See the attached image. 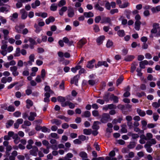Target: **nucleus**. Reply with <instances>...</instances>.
<instances>
[{
  "label": "nucleus",
  "instance_id": "obj_1",
  "mask_svg": "<svg viewBox=\"0 0 160 160\" xmlns=\"http://www.w3.org/2000/svg\"><path fill=\"white\" fill-rule=\"evenodd\" d=\"M110 118V116L109 113H103L102 115L100 121L102 123H106L109 121Z\"/></svg>",
  "mask_w": 160,
  "mask_h": 160
},
{
  "label": "nucleus",
  "instance_id": "obj_2",
  "mask_svg": "<svg viewBox=\"0 0 160 160\" xmlns=\"http://www.w3.org/2000/svg\"><path fill=\"white\" fill-rule=\"evenodd\" d=\"M29 60L27 62H24V64L25 65L27 66L28 64L30 65H32V62L34 61L35 59V55L34 54H31L29 57Z\"/></svg>",
  "mask_w": 160,
  "mask_h": 160
},
{
  "label": "nucleus",
  "instance_id": "obj_3",
  "mask_svg": "<svg viewBox=\"0 0 160 160\" xmlns=\"http://www.w3.org/2000/svg\"><path fill=\"white\" fill-rule=\"evenodd\" d=\"M38 151V149L37 147L36 146H33L32 149L29 151V153L30 155L34 156H36Z\"/></svg>",
  "mask_w": 160,
  "mask_h": 160
},
{
  "label": "nucleus",
  "instance_id": "obj_4",
  "mask_svg": "<svg viewBox=\"0 0 160 160\" xmlns=\"http://www.w3.org/2000/svg\"><path fill=\"white\" fill-rule=\"evenodd\" d=\"M61 104L62 107H65L67 106H68L70 108H73L75 107L74 104L68 101H66L64 103H61Z\"/></svg>",
  "mask_w": 160,
  "mask_h": 160
},
{
  "label": "nucleus",
  "instance_id": "obj_5",
  "mask_svg": "<svg viewBox=\"0 0 160 160\" xmlns=\"http://www.w3.org/2000/svg\"><path fill=\"white\" fill-rule=\"evenodd\" d=\"M20 13L21 15L22 19H25L28 16V12L24 9H22L20 11Z\"/></svg>",
  "mask_w": 160,
  "mask_h": 160
},
{
  "label": "nucleus",
  "instance_id": "obj_6",
  "mask_svg": "<svg viewBox=\"0 0 160 160\" xmlns=\"http://www.w3.org/2000/svg\"><path fill=\"white\" fill-rule=\"evenodd\" d=\"M95 61L94 59H92L90 61H88L86 65L87 67L90 69H92L94 67V63Z\"/></svg>",
  "mask_w": 160,
  "mask_h": 160
},
{
  "label": "nucleus",
  "instance_id": "obj_7",
  "mask_svg": "<svg viewBox=\"0 0 160 160\" xmlns=\"http://www.w3.org/2000/svg\"><path fill=\"white\" fill-rule=\"evenodd\" d=\"M86 43L87 40L85 38H82L78 42V47L79 48H81Z\"/></svg>",
  "mask_w": 160,
  "mask_h": 160
},
{
  "label": "nucleus",
  "instance_id": "obj_8",
  "mask_svg": "<svg viewBox=\"0 0 160 160\" xmlns=\"http://www.w3.org/2000/svg\"><path fill=\"white\" fill-rule=\"evenodd\" d=\"M102 65H104L106 67H108V64L105 61H99L97 64L95 65V67L96 68H97Z\"/></svg>",
  "mask_w": 160,
  "mask_h": 160
},
{
  "label": "nucleus",
  "instance_id": "obj_9",
  "mask_svg": "<svg viewBox=\"0 0 160 160\" xmlns=\"http://www.w3.org/2000/svg\"><path fill=\"white\" fill-rule=\"evenodd\" d=\"M10 6H8L7 7H2L0 8V12H1L6 13L9 11Z\"/></svg>",
  "mask_w": 160,
  "mask_h": 160
},
{
  "label": "nucleus",
  "instance_id": "obj_10",
  "mask_svg": "<svg viewBox=\"0 0 160 160\" xmlns=\"http://www.w3.org/2000/svg\"><path fill=\"white\" fill-rule=\"evenodd\" d=\"M148 62L146 60L141 61L139 62V66L141 69H144L145 68V65H148Z\"/></svg>",
  "mask_w": 160,
  "mask_h": 160
},
{
  "label": "nucleus",
  "instance_id": "obj_11",
  "mask_svg": "<svg viewBox=\"0 0 160 160\" xmlns=\"http://www.w3.org/2000/svg\"><path fill=\"white\" fill-rule=\"evenodd\" d=\"M37 116L36 113L31 112L30 113V116L28 118V119L31 121H33L35 119V117Z\"/></svg>",
  "mask_w": 160,
  "mask_h": 160
},
{
  "label": "nucleus",
  "instance_id": "obj_12",
  "mask_svg": "<svg viewBox=\"0 0 160 160\" xmlns=\"http://www.w3.org/2000/svg\"><path fill=\"white\" fill-rule=\"evenodd\" d=\"M149 143H146L144 145V147L146 148L147 152L149 153H151L152 151V149L151 147V146Z\"/></svg>",
  "mask_w": 160,
  "mask_h": 160
},
{
  "label": "nucleus",
  "instance_id": "obj_13",
  "mask_svg": "<svg viewBox=\"0 0 160 160\" xmlns=\"http://www.w3.org/2000/svg\"><path fill=\"white\" fill-rule=\"evenodd\" d=\"M100 124H101V123L99 121L94 122L93 125L92 126V128L93 129L98 130L99 128V127L98 125Z\"/></svg>",
  "mask_w": 160,
  "mask_h": 160
},
{
  "label": "nucleus",
  "instance_id": "obj_14",
  "mask_svg": "<svg viewBox=\"0 0 160 160\" xmlns=\"http://www.w3.org/2000/svg\"><path fill=\"white\" fill-rule=\"evenodd\" d=\"M101 1L99 0L98 1V3L95 4L94 6L95 9L96 10H98L100 11H102L103 10L104 8H103L101 7L99 5L98 3H100Z\"/></svg>",
  "mask_w": 160,
  "mask_h": 160
},
{
  "label": "nucleus",
  "instance_id": "obj_15",
  "mask_svg": "<svg viewBox=\"0 0 160 160\" xmlns=\"http://www.w3.org/2000/svg\"><path fill=\"white\" fill-rule=\"evenodd\" d=\"M40 4V2L39 0H37L31 4V6L32 8L35 9L37 7L39 6Z\"/></svg>",
  "mask_w": 160,
  "mask_h": 160
},
{
  "label": "nucleus",
  "instance_id": "obj_16",
  "mask_svg": "<svg viewBox=\"0 0 160 160\" xmlns=\"http://www.w3.org/2000/svg\"><path fill=\"white\" fill-rule=\"evenodd\" d=\"M134 58L135 57L133 55H127L125 57L124 60L126 62H130L132 61Z\"/></svg>",
  "mask_w": 160,
  "mask_h": 160
},
{
  "label": "nucleus",
  "instance_id": "obj_17",
  "mask_svg": "<svg viewBox=\"0 0 160 160\" xmlns=\"http://www.w3.org/2000/svg\"><path fill=\"white\" fill-rule=\"evenodd\" d=\"M79 77V75H77L74 76L73 79L71 81V83L72 84L74 82L75 83V84L76 85H77V83L78 82V79Z\"/></svg>",
  "mask_w": 160,
  "mask_h": 160
},
{
  "label": "nucleus",
  "instance_id": "obj_18",
  "mask_svg": "<svg viewBox=\"0 0 160 160\" xmlns=\"http://www.w3.org/2000/svg\"><path fill=\"white\" fill-rule=\"evenodd\" d=\"M141 24L140 21H136L134 24V28L137 31H139L140 29V26Z\"/></svg>",
  "mask_w": 160,
  "mask_h": 160
},
{
  "label": "nucleus",
  "instance_id": "obj_19",
  "mask_svg": "<svg viewBox=\"0 0 160 160\" xmlns=\"http://www.w3.org/2000/svg\"><path fill=\"white\" fill-rule=\"evenodd\" d=\"M74 12L72 8L68 9V17L72 18L73 17Z\"/></svg>",
  "mask_w": 160,
  "mask_h": 160
},
{
  "label": "nucleus",
  "instance_id": "obj_20",
  "mask_svg": "<svg viewBox=\"0 0 160 160\" xmlns=\"http://www.w3.org/2000/svg\"><path fill=\"white\" fill-rule=\"evenodd\" d=\"M105 39L104 36H101L98 37L97 39V42L98 44H101L102 42Z\"/></svg>",
  "mask_w": 160,
  "mask_h": 160
},
{
  "label": "nucleus",
  "instance_id": "obj_21",
  "mask_svg": "<svg viewBox=\"0 0 160 160\" xmlns=\"http://www.w3.org/2000/svg\"><path fill=\"white\" fill-rule=\"evenodd\" d=\"M151 10L153 13L160 11V5L152 7L151 8Z\"/></svg>",
  "mask_w": 160,
  "mask_h": 160
},
{
  "label": "nucleus",
  "instance_id": "obj_22",
  "mask_svg": "<svg viewBox=\"0 0 160 160\" xmlns=\"http://www.w3.org/2000/svg\"><path fill=\"white\" fill-rule=\"evenodd\" d=\"M132 13V12L129 9H126L124 11V14H125L126 18L128 19H130V15Z\"/></svg>",
  "mask_w": 160,
  "mask_h": 160
},
{
  "label": "nucleus",
  "instance_id": "obj_23",
  "mask_svg": "<svg viewBox=\"0 0 160 160\" xmlns=\"http://www.w3.org/2000/svg\"><path fill=\"white\" fill-rule=\"evenodd\" d=\"M67 10V8L66 6L62 7L59 10V14L60 16H62L63 15V13L64 12H66Z\"/></svg>",
  "mask_w": 160,
  "mask_h": 160
},
{
  "label": "nucleus",
  "instance_id": "obj_24",
  "mask_svg": "<svg viewBox=\"0 0 160 160\" xmlns=\"http://www.w3.org/2000/svg\"><path fill=\"white\" fill-rule=\"evenodd\" d=\"M83 15L86 18L92 17L94 16L93 13L91 12H84L83 13Z\"/></svg>",
  "mask_w": 160,
  "mask_h": 160
},
{
  "label": "nucleus",
  "instance_id": "obj_25",
  "mask_svg": "<svg viewBox=\"0 0 160 160\" xmlns=\"http://www.w3.org/2000/svg\"><path fill=\"white\" fill-rule=\"evenodd\" d=\"M121 131L123 133H126L128 131L127 129V125L125 124H122L121 126Z\"/></svg>",
  "mask_w": 160,
  "mask_h": 160
},
{
  "label": "nucleus",
  "instance_id": "obj_26",
  "mask_svg": "<svg viewBox=\"0 0 160 160\" xmlns=\"http://www.w3.org/2000/svg\"><path fill=\"white\" fill-rule=\"evenodd\" d=\"M116 108V105L113 104H111V115H113L116 113L115 109Z\"/></svg>",
  "mask_w": 160,
  "mask_h": 160
},
{
  "label": "nucleus",
  "instance_id": "obj_27",
  "mask_svg": "<svg viewBox=\"0 0 160 160\" xmlns=\"http://www.w3.org/2000/svg\"><path fill=\"white\" fill-rule=\"evenodd\" d=\"M117 34L119 37H123L125 35V32L123 30H119L117 32Z\"/></svg>",
  "mask_w": 160,
  "mask_h": 160
},
{
  "label": "nucleus",
  "instance_id": "obj_28",
  "mask_svg": "<svg viewBox=\"0 0 160 160\" xmlns=\"http://www.w3.org/2000/svg\"><path fill=\"white\" fill-rule=\"evenodd\" d=\"M91 116L90 112L88 111H86L82 113L81 116L82 117L88 118Z\"/></svg>",
  "mask_w": 160,
  "mask_h": 160
},
{
  "label": "nucleus",
  "instance_id": "obj_29",
  "mask_svg": "<svg viewBox=\"0 0 160 160\" xmlns=\"http://www.w3.org/2000/svg\"><path fill=\"white\" fill-rule=\"evenodd\" d=\"M79 156L82 158V159H84L85 158H87V154L84 152L82 151L79 153Z\"/></svg>",
  "mask_w": 160,
  "mask_h": 160
},
{
  "label": "nucleus",
  "instance_id": "obj_30",
  "mask_svg": "<svg viewBox=\"0 0 160 160\" xmlns=\"http://www.w3.org/2000/svg\"><path fill=\"white\" fill-rule=\"evenodd\" d=\"M137 111L138 114L141 116L143 117L146 115V113L144 111L139 108H137Z\"/></svg>",
  "mask_w": 160,
  "mask_h": 160
},
{
  "label": "nucleus",
  "instance_id": "obj_31",
  "mask_svg": "<svg viewBox=\"0 0 160 160\" xmlns=\"http://www.w3.org/2000/svg\"><path fill=\"white\" fill-rule=\"evenodd\" d=\"M103 99L105 101L108 102L110 98V95L109 93L108 92L105 94L103 96Z\"/></svg>",
  "mask_w": 160,
  "mask_h": 160
},
{
  "label": "nucleus",
  "instance_id": "obj_32",
  "mask_svg": "<svg viewBox=\"0 0 160 160\" xmlns=\"http://www.w3.org/2000/svg\"><path fill=\"white\" fill-rule=\"evenodd\" d=\"M51 122L53 124H55L57 125H59L62 123L61 121L58 119H53L51 121Z\"/></svg>",
  "mask_w": 160,
  "mask_h": 160
},
{
  "label": "nucleus",
  "instance_id": "obj_33",
  "mask_svg": "<svg viewBox=\"0 0 160 160\" xmlns=\"http://www.w3.org/2000/svg\"><path fill=\"white\" fill-rule=\"evenodd\" d=\"M123 80V78L122 76H120L117 80L116 82V85L117 86H118L119 85L121 84Z\"/></svg>",
  "mask_w": 160,
  "mask_h": 160
},
{
  "label": "nucleus",
  "instance_id": "obj_34",
  "mask_svg": "<svg viewBox=\"0 0 160 160\" xmlns=\"http://www.w3.org/2000/svg\"><path fill=\"white\" fill-rule=\"evenodd\" d=\"M111 100H112L114 102L117 103L118 101V99L117 97L112 94L111 95Z\"/></svg>",
  "mask_w": 160,
  "mask_h": 160
},
{
  "label": "nucleus",
  "instance_id": "obj_35",
  "mask_svg": "<svg viewBox=\"0 0 160 160\" xmlns=\"http://www.w3.org/2000/svg\"><path fill=\"white\" fill-rule=\"evenodd\" d=\"M27 104V108H30L33 105V102L30 99H27L26 101Z\"/></svg>",
  "mask_w": 160,
  "mask_h": 160
},
{
  "label": "nucleus",
  "instance_id": "obj_36",
  "mask_svg": "<svg viewBox=\"0 0 160 160\" xmlns=\"http://www.w3.org/2000/svg\"><path fill=\"white\" fill-rule=\"evenodd\" d=\"M108 128L106 129V135L108 137H109L110 136V123H108L107 124Z\"/></svg>",
  "mask_w": 160,
  "mask_h": 160
},
{
  "label": "nucleus",
  "instance_id": "obj_37",
  "mask_svg": "<svg viewBox=\"0 0 160 160\" xmlns=\"http://www.w3.org/2000/svg\"><path fill=\"white\" fill-rule=\"evenodd\" d=\"M103 2L105 3V6L106 8L109 10H110V3L109 1L106 0H104Z\"/></svg>",
  "mask_w": 160,
  "mask_h": 160
},
{
  "label": "nucleus",
  "instance_id": "obj_38",
  "mask_svg": "<svg viewBox=\"0 0 160 160\" xmlns=\"http://www.w3.org/2000/svg\"><path fill=\"white\" fill-rule=\"evenodd\" d=\"M57 118H60L61 119L64 120L66 122H68L70 120V119L64 116L61 115H60L58 116Z\"/></svg>",
  "mask_w": 160,
  "mask_h": 160
},
{
  "label": "nucleus",
  "instance_id": "obj_39",
  "mask_svg": "<svg viewBox=\"0 0 160 160\" xmlns=\"http://www.w3.org/2000/svg\"><path fill=\"white\" fill-rule=\"evenodd\" d=\"M2 32L4 34V38L5 39H7V35L9 33V31L7 29H3Z\"/></svg>",
  "mask_w": 160,
  "mask_h": 160
},
{
  "label": "nucleus",
  "instance_id": "obj_40",
  "mask_svg": "<svg viewBox=\"0 0 160 160\" xmlns=\"http://www.w3.org/2000/svg\"><path fill=\"white\" fill-rule=\"evenodd\" d=\"M20 48H16L15 53L14 54L15 57H18L20 55Z\"/></svg>",
  "mask_w": 160,
  "mask_h": 160
},
{
  "label": "nucleus",
  "instance_id": "obj_41",
  "mask_svg": "<svg viewBox=\"0 0 160 160\" xmlns=\"http://www.w3.org/2000/svg\"><path fill=\"white\" fill-rule=\"evenodd\" d=\"M58 101L62 103H64L66 100L65 98L62 96H58L57 97Z\"/></svg>",
  "mask_w": 160,
  "mask_h": 160
},
{
  "label": "nucleus",
  "instance_id": "obj_42",
  "mask_svg": "<svg viewBox=\"0 0 160 160\" xmlns=\"http://www.w3.org/2000/svg\"><path fill=\"white\" fill-rule=\"evenodd\" d=\"M127 90L124 93L123 96L125 97H127L129 96L130 95V93L129 92V91L130 90V88L129 86H128L127 88Z\"/></svg>",
  "mask_w": 160,
  "mask_h": 160
},
{
  "label": "nucleus",
  "instance_id": "obj_43",
  "mask_svg": "<svg viewBox=\"0 0 160 160\" xmlns=\"http://www.w3.org/2000/svg\"><path fill=\"white\" fill-rule=\"evenodd\" d=\"M136 145V144L135 142H131L128 146V148L130 149L133 148L135 147Z\"/></svg>",
  "mask_w": 160,
  "mask_h": 160
},
{
  "label": "nucleus",
  "instance_id": "obj_44",
  "mask_svg": "<svg viewBox=\"0 0 160 160\" xmlns=\"http://www.w3.org/2000/svg\"><path fill=\"white\" fill-rule=\"evenodd\" d=\"M138 62H133L132 64L131 70H135L136 68V67L138 66Z\"/></svg>",
  "mask_w": 160,
  "mask_h": 160
},
{
  "label": "nucleus",
  "instance_id": "obj_45",
  "mask_svg": "<svg viewBox=\"0 0 160 160\" xmlns=\"http://www.w3.org/2000/svg\"><path fill=\"white\" fill-rule=\"evenodd\" d=\"M129 3L128 2H125L122 4L119 5V7L121 8H127L129 5Z\"/></svg>",
  "mask_w": 160,
  "mask_h": 160
},
{
  "label": "nucleus",
  "instance_id": "obj_46",
  "mask_svg": "<svg viewBox=\"0 0 160 160\" xmlns=\"http://www.w3.org/2000/svg\"><path fill=\"white\" fill-rule=\"evenodd\" d=\"M91 133V129H85L83 130V133L86 135H90Z\"/></svg>",
  "mask_w": 160,
  "mask_h": 160
},
{
  "label": "nucleus",
  "instance_id": "obj_47",
  "mask_svg": "<svg viewBox=\"0 0 160 160\" xmlns=\"http://www.w3.org/2000/svg\"><path fill=\"white\" fill-rule=\"evenodd\" d=\"M147 143H149L150 146H152V145H154L157 143V141L154 138H152L150 140V141L148 142Z\"/></svg>",
  "mask_w": 160,
  "mask_h": 160
},
{
  "label": "nucleus",
  "instance_id": "obj_48",
  "mask_svg": "<svg viewBox=\"0 0 160 160\" xmlns=\"http://www.w3.org/2000/svg\"><path fill=\"white\" fill-rule=\"evenodd\" d=\"M153 137L152 134L150 132L147 133L146 134V138L147 140H150Z\"/></svg>",
  "mask_w": 160,
  "mask_h": 160
},
{
  "label": "nucleus",
  "instance_id": "obj_49",
  "mask_svg": "<svg viewBox=\"0 0 160 160\" xmlns=\"http://www.w3.org/2000/svg\"><path fill=\"white\" fill-rule=\"evenodd\" d=\"M122 120V118H119L118 119H115L112 121V123L113 124H116L118 122L121 123V121Z\"/></svg>",
  "mask_w": 160,
  "mask_h": 160
},
{
  "label": "nucleus",
  "instance_id": "obj_50",
  "mask_svg": "<svg viewBox=\"0 0 160 160\" xmlns=\"http://www.w3.org/2000/svg\"><path fill=\"white\" fill-rule=\"evenodd\" d=\"M110 21V19L109 18L105 17L102 19V23H108Z\"/></svg>",
  "mask_w": 160,
  "mask_h": 160
},
{
  "label": "nucleus",
  "instance_id": "obj_51",
  "mask_svg": "<svg viewBox=\"0 0 160 160\" xmlns=\"http://www.w3.org/2000/svg\"><path fill=\"white\" fill-rule=\"evenodd\" d=\"M14 122V121L12 120H10L6 123V126L7 128H9L12 125Z\"/></svg>",
  "mask_w": 160,
  "mask_h": 160
},
{
  "label": "nucleus",
  "instance_id": "obj_52",
  "mask_svg": "<svg viewBox=\"0 0 160 160\" xmlns=\"http://www.w3.org/2000/svg\"><path fill=\"white\" fill-rule=\"evenodd\" d=\"M92 115L94 117H98L99 115V113L98 110H94L92 112Z\"/></svg>",
  "mask_w": 160,
  "mask_h": 160
},
{
  "label": "nucleus",
  "instance_id": "obj_53",
  "mask_svg": "<svg viewBox=\"0 0 160 160\" xmlns=\"http://www.w3.org/2000/svg\"><path fill=\"white\" fill-rule=\"evenodd\" d=\"M57 6L55 4H52L50 7V10L52 11H55L57 10Z\"/></svg>",
  "mask_w": 160,
  "mask_h": 160
},
{
  "label": "nucleus",
  "instance_id": "obj_54",
  "mask_svg": "<svg viewBox=\"0 0 160 160\" xmlns=\"http://www.w3.org/2000/svg\"><path fill=\"white\" fill-rule=\"evenodd\" d=\"M15 109L14 107L12 106V105H10L8 107V108L7 110L9 112H13L15 111Z\"/></svg>",
  "mask_w": 160,
  "mask_h": 160
},
{
  "label": "nucleus",
  "instance_id": "obj_55",
  "mask_svg": "<svg viewBox=\"0 0 160 160\" xmlns=\"http://www.w3.org/2000/svg\"><path fill=\"white\" fill-rule=\"evenodd\" d=\"M41 129L42 130V131L44 132H49L50 131V129H48L44 126L41 128Z\"/></svg>",
  "mask_w": 160,
  "mask_h": 160
},
{
  "label": "nucleus",
  "instance_id": "obj_56",
  "mask_svg": "<svg viewBox=\"0 0 160 160\" xmlns=\"http://www.w3.org/2000/svg\"><path fill=\"white\" fill-rule=\"evenodd\" d=\"M66 1L65 0H61L59 2L58 6L61 7L65 5L66 4Z\"/></svg>",
  "mask_w": 160,
  "mask_h": 160
},
{
  "label": "nucleus",
  "instance_id": "obj_57",
  "mask_svg": "<svg viewBox=\"0 0 160 160\" xmlns=\"http://www.w3.org/2000/svg\"><path fill=\"white\" fill-rule=\"evenodd\" d=\"M6 153L7 154H8V155H9V154L8 153V152L10 151L12 149V147L11 145H8L6 147Z\"/></svg>",
  "mask_w": 160,
  "mask_h": 160
},
{
  "label": "nucleus",
  "instance_id": "obj_58",
  "mask_svg": "<svg viewBox=\"0 0 160 160\" xmlns=\"http://www.w3.org/2000/svg\"><path fill=\"white\" fill-rule=\"evenodd\" d=\"M96 80H90L88 81V82L89 85L93 86L97 82H96Z\"/></svg>",
  "mask_w": 160,
  "mask_h": 160
},
{
  "label": "nucleus",
  "instance_id": "obj_59",
  "mask_svg": "<svg viewBox=\"0 0 160 160\" xmlns=\"http://www.w3.org/2000/svg\"><path fill=\"white\" fill-rule=\"evenodd\" d=\"M18 14L17 12H15L13 13L12 15V16H11V20H14V19H16L18 18Z\"/></svg>",
  "mask_w": 160,
  "mask_h": 160
},
{
  "label": "nucleus",
  "instance_id": "obj_60",
  "mask_svg": "<svg viewBox=\"0 0 160 160\" xmlns=\"http://www.w3.org/2000/svg\"><path fill=\"white\" fill-rule=\"evenodd\" d=\"M118 151V149L117 148H114L113 150L111 151V157L115 156V152H117Z\"/></svg>",
  "mask_w": 160,
  "mask_h": 160
},
{
  "label": "nucleus",
  "instance_id": "obj_61",
  "mask_svg": "<svg viewBox=\"0 0 160 160\" xmlns=\"http://www.w3.org/2000/svg\"><path fill=\"white\" fill-rule=\"evenodd\" d=\"M28 89L26 90L25 92L27 95H29L32 93V91L29 87H28Z\"/></svg>",
  "mask_w": 160,
  "mask_h": 160
},
{
  "label": "nucleus",
  "instance_id": "obj_62",
  "mask_svg": "<svg viewBox=\"0 0 160 160\" xmlns=\"http://www.w3.org/2000/svg\"><path fill=\"white\" fill-rule=\"evenodd\" d=\"M78 138L82 141H85L86 139H88V137H87V139L86 137L85 136L81 135L78 136Z\"/></svg>",
  "mask_w": 160,
  "mask_h": 160
},
{
  "label": "nucleus",
  "instance_id": "obj_63",
  "mask_svg": "<svg viewBox=\"0 0 160 160\" xmlns=\"http://www.w3.org/2000/svg\"><path fill=\"white\" fill-rule=\"evenodd\" d=\"M108 109H110V104L104 106L102 108V110L106 112Z\"/></svg>",
  "mask_w": 160,
  "mask_h": 160
},
{
  "label": "nucleus",
  "instance_id": "obj_64",
  "mask_svg": "<svg viewBox=\"0 0 160 160\" xmlns=\"http://www.w3.org/2000/svg\"><path fill=\"white\" fill-rule=\"evenodd\" d=\"M141 123L142 125V128L144 129H146V128L147 125V122L144 120H143L141 121Z\"/></svg>",
  "mask_w": 160,
  "mask_h": 160
}]
</instances>
